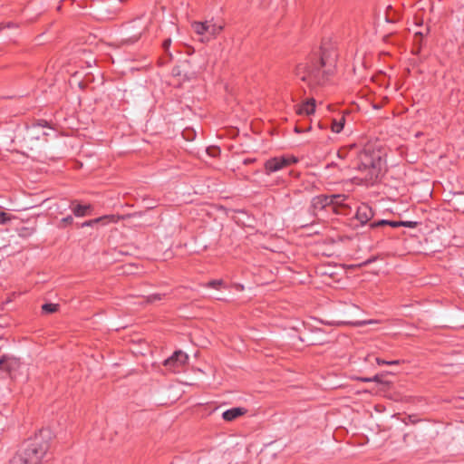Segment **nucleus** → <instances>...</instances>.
Masks as SVG:
<instances>
[{"label": "nucleus", "instance_id": "30", "mask_svg": "<svg viewBox=\"0 0 464 464\" xmlns=\"http://www.w3.org/2000/svg\"><path fill=\"white\" fill-rule=\"evenodd\" d=\"M311 130V125H308V127H306V128H303V127H302V126H300V125H296V126L295 127V131L296 133H302V132H304V131H308V130Z\"/></svg>", "mask_w": 464, "mask_h": 464}, {"label": "nucleus", "instance_id": "16", "mask_svg": "<svg viewBox=\"0 0 464 464\" xmlns=\"http://www.w3.org/2000/svg\"><path fill=\"white\" fill-rule=\"evenodd\" d=\"M191 27L194 32L198 35L208 34V21L205 22H193Z\"/></svg>", "mask_w": 464, "mask_h": 464}, {"label": "nucleus", "instance_id": "23", "mask_svg": "<svg viewBox=\"0 0 464 464\" xmlns=\"http://www.w3.org/2000/svg\"><path fill=\"white\" fill-rule=\"evenodd\" d=\"M164 295H161V294H152V295H150L148 296H146V303L148 304H151V303H154V302H157V301H160L162 300Z\"/></svg>", "mask_w": 464, "mask_h": 464}, {"label": "nucleus", "instance_id": "10", "mask_svg": "<svg viewBox=\"0 0 464 464\" xmlns=\"http://www.w3.org/2000/svg\"><path fill=\"white\" fill-rule=\"evenodd\" d=\"M373 216L374 212L368 204L362 203L357 208L355 218L362 225L369 222Z\"/></svg>", "mask_w": 464, "mask_h": 464}, {"label": "nucleus", "instance_id": "38", "mask_svg": "<svg viewBox=\"0 0 464 464\" xmlns=\"http://www.w3.org/2000/svg\"><path fill=\"white\" fill-rule=\"evenodd\" d=\"M10 26H11V24H10V23H8V24H6V27H10Z\"/></svg>", "mask_w": 464, "mask_h": 464}, {"label": "nucleus", "instance_id": "17", "mask_svg": "<svg viewBox=\"0 0 464 464\" xmlns=\"http://www.w3.org/2000/svg\"><path fill=\"white\" fill-rule=\"evenodd\" d=\"M15 365L16 362L14 360L7 359L5 357H2L0 359V370L5 371L8 373H11Z\"/></svg>", "mask_w": 464, "mask_h": 464}, {"label": "nucleus", "instance_id": "33", "mask_svg": "<svg viewBox=\"0 0 464 464\" xmlns=\"http://www.w3.org/2000/svg\"><path fill=\"white\" fill-rule=\"evenodd\" d=\"M27 151H24V153L26 154L28 157H34V155H31L30 152L34 151V149L32 147H29L27 145L23 146Z\"/></svg>", "mask_w": 464, "mask_h": 464}, {"label": "nucleus", "instance_id": "27", "mask_svg": "<svg viewBox=\"0 0 464 464\" xmlns=\"http://www.w3.org/2000/svg\"><path fill=\"white\" fill-rule=\"evenodd\" d=\"M376 362L379 365H399L400 364V361L399 360L385 361V360H382L381 358H376Z\"/></svg>", "mask_w": 464, "mask_h": 464}, {"label": "nucleus", "instance_id": "15", "mask_svg": "<svg viewBox=\"0 0 464 464\" xmlns=\"http://www.w3.org/2000/svg\"><path fill=\"white\" fill-rule=\"evenodd\" d=\"M402 222L401 221H392V220H386V219H381L375 222H372L370 224L371 228H377L384 226H390L392 227H401Z\"/></svg>", "mask_w": 464, "mask_h": 464}, {"label": "nucleus", "instance_id": "2", "mask_svg": "<svg viewBox=\"0 0 464 464\" xmlns=\"http://www.w3.org/2000/svg\"><path fill=\"white\" fill-rule=\"evenodd\" d=\"M337 156L349 161L346 167L360 172L361 176L356 178L365 185H372L379 179L383 167L380 151H375L371 147L359 150L355 144H352L339 149Z\"/></svg>", "mask_w": 464, "mask_h": 464}, {"label": "nucleus", "instance_id": "3", "mask_svg": "<svg viewBox=\"0 0 464 464\" xmlns=\"http://www.w3.org/2000/svg\"><path fill=\"white\" fill-rule=\"evenodd\" d=\"M49 439L50 431L41 430L27 440L24 450L13 458L12 464H43L50 449Z\"/></svg>", "mask_w": 464, "mask_h": 464}, {"label": "nucleus", "instance_id": "29", "mask_svg": "<svg viewBox=\"0 0 464 464\" xmlns=\"http://www.w3.org/2000/svg\"><path fill=\"white\" fill-rule=\"evenodd\" d=\"M223 284L222 280H212L210 281L208 285L212 288L218 289L221 285Z\"/></svg>", "mask_w": 464, "mask_h": 464}, {"label": "nucleus", "instance_id": "11", "mask_svg": "<svg viewBox=\"0 0 464 464\" xmlns=\"http://www.w3.org/2000/svg\"><path fill=\"white\" fill-rule=\"evenodd\" d=\"M332 196H339L341 198L333 200L331 205L332 211L338 215H347L350 207L345 203L348 196L343 194H333Z\"/></svg>", "mask_w": 464, "mask_h": 464}, {"label": "nucleus", "instance_id": "32", "mask_svg": "<svg viewBox=\"0 0 464 464\" xmlns=\"http://www.w3.org/2000/svg\"><path fill=\"white\" fill-rule=\"evenodd\" d=\"M171 44V39L170 38H168V39H165L162 43V48L164 49V51L167 53L169 51V48Z\"/></svg>", "mask_w": 464, "mask_h": 464}, {"label": "nucleus", "instance_id": "20", "mask_svg": "<svg viewBox=\"0 0 464 464\" xmlns=\"http://www.w3.org/2000/svg\"><path fill=\"white\" fill-rule=\"evenodd\" d=\"M345 119L344 117H341L339 120H334L332 122V130L335 133H339L343 130L344 126Z\"/></svg>", "mask_w": 464, "mask_h": 464}, {"label": "nucleus", "instance_id": "9", "mask_svg": "<svg viewBox=\"0 0 464 464\" xmlns=\"http://www.w3.org/2000/svg\"><path fill=\"white\" fill-rule=\"evenodd\" d=\"M339 196L331 195H319L312 199V208L314 210H323L326 208H331L333 200L341 198Z\"/></svg>", "mask_w": 464, "mask_h": 464}, {"label": "nucleus", "instance_id": "22", "mask_svg": "<svg viewBox=\"0 0 464 464\" xmlns=\"http://www.w3.org/2000/svg\"><path fill=\"white\" fill-rule=\"evenodd\" d=\"M72 223H73V218H72V217L71 215H69V216L62 218L59 221L58 227L59 228H64L67 226L72 225Z\"/></svg>", "mask_w": 464, "mask_h": 464}, {"label": "nucleus", "instance_id": "7", "mask_svg": "<svg viewBox=\"0 0 464 464\" xmlns=\"http://www.w3.org/2000/svg\"><path fill=\"white\" fill-rule=\"evenodd\" d=\"M145 26L140 24V20H134L131 24L125 28L126 36L122 39L124 43L133 44L137 42L141 36Z\"/></svg>", "mask_w": 464, "mask_h": 464}, {"label": "nucleus", "instance_id": "28", "mask_svg": "<svg viewBox=\"0 0 464 464\" xmlns=\"http://www.w3.org/2000/svg\"><path fill=\"white\" fill-rule=\"evenodd\" d=\"M359 380L363 382H382L381 376L379 374L374 375L372 378H360Z\"/></svg>", "mask_w": 464, "mask_h": 464}, {"label": "nucleus", "instance_id": "19", "mask_svg": "<svg viewBox=\"0 0 464 464\" xmlns=\"http://www.w3.org/2000/svg\"><path fill=\"white\" fill-rule=\"evenodd\" d=\"M36 127H42V128L48 127V128H50V125H49L48 121H45V120H36V121H34L32 123L31 128H29V129L27 130V135H28V138H29L30 140H32V139H33L32 130H33V129H34V128H36Z\"/></svg>", "mask_w": 464, "mask_h": 464}, {"label": "nucleus", "instance_id": "4", "mask_svg": "<svg viewBox=\"0 0 464 464\" xmlns=\"http://www.w3.org/2000/svg\"><path fill=\"white\" fill-rule=\"evenodd\" d=\"M297 162V160L295 157H275L269 159L265 163L266 173L270 174L276 171H278L285 167L291 165L292 163Z\"/></svg>", "mask_w": 464, "mask_h": 464}, {"label": "nucleus", "instance_id": "21", "mask_svg": "<svg viewBox=\"0 0 464 464\" xmlns=\"http://www.w3.org/2000/svg\"><path fill=\"white\" fill-rule=\"evenodd\" d=\"M59 304H44L42 305V311L44 314H53L58 311Z\"/></svg>", "mask_w": 464, "mask_h": 464}, {"label": "nucleus", "instance_id": "24", "mask_svg": "<svg viewBox=\"0 0 464 464\" xmlns=\"http://www.w3.org/2000/svg\"><path fill=\"white\" fill-rule=\"evenodd\" d=\"M423 34L419 32L414 34V44L417 45V51L415 52L418 53L420 50L421 43H422Z\"/></svg>", "mask_w": 464, "mask_h": 464}, {"label": "nucleus", "instance_id": "36", "mask_svg": "<svg viewBox=\"0 0 464 464\" xmlns=\"http://www.w3.org/2000/svg\"><path fill=\"white\" fill-rule=\"evenodd\" d=\"M27 230H28V228H26V227H23V228L21 229V232L27 231Z\"/></svg>", "mask_w": 464, "mask_h": 464}, {"label": "nucleus", "instance_id": "37", "mask_svg": "<svg viewBox=\"0 0 464 464\" xmlns=\"http://www.w3.org/2000/svg\"><path fill=\"white\" fill-rule=\"evenodd\" d=\"M26 234V231H24V232H20V235H25Z\"/></svg>", "mask_w": 464, "mask_h": 464}, {"label": "nucleus", "instance_id": "5", "mask_svg": "<svg viewBox=\"0 0 464 464\" xmlns=\"http://www.w3.org/2000/svg\"><path fill=\"white\" fill-rule=\"evenodd\" d=\"M171 73L179 81H189L196 77V72L191 69L188 60H184L172 68Z\"/></svg>", "mask_w": 464, "mask_h": 464}, {"label": "nucleus", "instance_id": "8", "mask_svg": "<svg viewBox=\"0 0 464 464\" xmlns=\"http://www.w3.org/2000/svg\"><path fill=\"white\" fill-rule=\"evenodd\" d=\"M124 218L117 215H104L102 217L84 221L81 224V227H93L96 225L105 226L109 223H117L119 220Z\"/></svg>", "mask_w": 464, "mask_h": 464}, {"label": "nucleus", "instance_id": "25", "mask_svg": "<svg viewBox=\"0 0 464 464\" xmlns=\"http://www.w3.org/2000/svg\"><path fill=\"white\" fill-rule=\"evenodd\" d=\"M13 218L12 215L7 213V212H5V211H0V224L1 225H5L6 224L7 222H9L11 219Z\"/></svg>", "mask_w": 464, "mask_h": 464}, {"label": "nucleus", "instance_id": "31", "mask_svg": "<svg viewBox=\"0 0 464 464\" xmlns=\"http://www.w3.org/2000/svg\"><path fill=\"white\" fill-rule=\"evenodd\" d=\"M401 222H402L401 227H411V228L416 227L418 225V223L415 221H401Z\"/></svg>", "mask_w": 464, "mask_h": 464}, {"label": "nucleus", "instance_id": "26", "mask_svg": "<svg viewBox=\"0 0 464 464\" xmlns=\"http://www.w3.org/2000/svg\"><path fill=\"white\" fill-rule=\"evenodd\" d=\"M420 420L417 418L416 415H408L407 417H405L402 421L408 425V424H416L420 421Z\"/></svg>", "mask_w": 464, "mask_h": 464}, {"label": "nucleus", "instance_id": "6", "mask_svg": "<svg viewBox=\"0 0 464 464\" xmlns=\"http://www.w3.org/2000/svg\"><path fill=\"white\" fill-rule=\"evenodd\" d=\"M188 360V356L187 353L182 351H176L170 357L164 361L163 364L169 370L177 372L187 363Z\"/></svg>", "mask_w": 464, "mask_h": 464}, {"label": "nucleus", "instance_id": "1", "mask_svg": "<svg viewBox=\"0 0 464 464\" xmlns=\"http://www.w3.org/2000/svg\"><path fill=\"white\" fill-rule=\"evenodd\" d=\"M337 57L334 47L322 45L319 54H310L296 65L295 74L310 89L322 86L334 72Z\"/></svg>", "mask_w": 464, "mask_h": 464}, {"label": "nucleus", "instance_id": "12", "mask_svg": "<svg viewBox=\"0 0 464 464\" xmlns=\"http://www.w3.org/2000/svg\"><path fill=\"white\" fill-rule=\"evenodd\" d=\"M69 208L72 209L75 217H85L91 214L92 205H82L77 200H72Z\"/></svg>", "mask_w": 464, "mask_h": 464}, {"label": "nucleus", "instance_id": "35", "mask_svg": "<svg viewBox=\"0 0 464 464\" xmlns=\"http://www.w3.org/2000/svg\"><path fill=\"white\" fill-rule=\"evenodd\" d=\"M372 323H373V321L363 322V323H362L361 324H372Z\"/></svg>", "mask_w": 464, "mask_h": 464}, {"label": "nucleus", "instance_id": "13", "mask_svg": "<svg viewBox=\"0 0 464 464\" xmlns=\"http://www.w3.org/2000/svg\"><path fill=\"white\" fill-rule=\"evenodd\" d=\"M247 412V410L243 407H235L225 411L222 413V418L226 421H233L237 418L244 416Z\"/></svg>", "mask_w": 464, "mask_h": 464}, {"label": "nucleus", "instance_id": "34", "mask_svg": "<svg viewBox=\"0 0 464 464\" xmlns=\"http://www.w3.org/2000/svg\"><path fill=\"white\" fill-rule=\"evenodd\" d=\"M411 436V435L410 433H405V434L403 435L402 440H403V442H404L406 445H408V439H409Z\"/></svg>", "mask_w": 464, "mask_h": 464}, {"label": "nucleus", "instance_id": "14", "mask_svg": "<svg viewBox=\"0 0 464 464\" xmlns=\"http://www.w3.org/2000/svg\"><path fill=\"white\" fill-rule=\"evenodd\" d=\"M315 111V101L314 99H310L301 104L299 108L297 109L298 114H305V115H311Z\"/></svg>", "mask_w": 464, "mask_h": 464}, {"label": "nucleus", "instance_id": "18", "mask_svg": "<svg viewBox=\"0 0 464 464\" xmlns=\"http://www.w3.org/2000/svg\"><path fill=\"white\" fill-rule=\"evenodd\" d=\"M223 25L217 24L212 21H208V34L211 37H216L223 30Z\"/></svg>", "mask_w": 464, "mask_h": 464}]
</instances>
